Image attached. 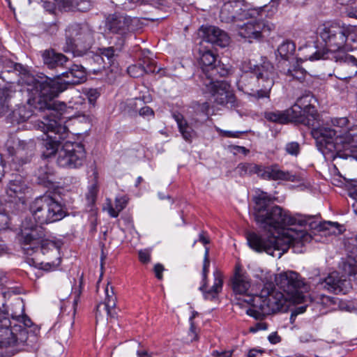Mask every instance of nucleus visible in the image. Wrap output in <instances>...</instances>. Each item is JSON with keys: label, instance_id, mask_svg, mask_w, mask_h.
<instances>
[{"label": "nucleus", "instance_id": "nucleus-14", "mask_svg": "<svg viewBox=\"0 0 357 357\" xmlns=\"http://www.w3.org/2000/svg\"><path fill=\"white\" fill-rule=\"evenodd\" d=\"M100 56L96 57V61H102L105 65H109L107 67L103 66L102 68L97 69H92L91 71L93 74H100L102 75V78L107 82L112 83L116 80L119 75V69L118 65L116 63L117 54L114 47H108L100 48Z\"/></svg>", "mask_w": 357, "mask_h": 357}, {"label": "nucleus", "instance_id": "nucleus-35", "mask_svg": "<svg viewBox=\"0 0 357 357\" xmlns=\"http://www.w3.org/2000/svg\"><path fill=\"white\" fill-rule=\"evenodd\" d=\"M261 166L260 165L251 162H242L238 165L236 171L241 176H251L252 174H257L259 176Z\"/></svg>", "mask_w": 357, "mask_h": 357}, {"label": "nucleus", "instance_id": "nucleus-55", "mask_svg": "<svg viewBox=\"0 0 357 357\" xmlns=\"http://www.w3.org/2000/svg\"><path fill=\"white\" fill-rule=\"evenodd\" d=\"M164 271V266L160 264H157L154 266V272L155 274V277L158 280H161L162 278V272Z\"/></svg>", "mask_w": 357, "mask_h": 357}, {"label": "nucleus", "instance_id": "nucleus-17", "mask_svg": "<svg viewBox=\"0 0 357 357\" xmlns=\"http://www.w3.org/2000/svg\"><path fill=\"white\" fill-rule=\"evenodd\" d=\"M275 28V24L270 22L252 20L239 26L238 34L245 38L258 40L268 36Z\"/></svg>", "mask_w": 357, "mask_h": 357}, {"label": "nucleus", "instance_id": "nucleus-18", "mask_svg": "<svg viewBox=\"0 0 357 357\" xmlns=\"http://www.w3.org/2000/svg\"><path fill=\"white\" fill-rule=\"evenodd\" d=\"M132 19L121 13L109 14L105 19V27L112 33L121 36V44L124 43L126 36L130 32Z\"/></svg>", "mask_w": 357, "mask_h": 357}, {"label": "nucleus", "instance_id": "nucleus-23", "mask_svg": "<svg viewBox=\"0 0 357 357\" xmlns=\"http://www.w3.org/2000/svg\"><path fill=\"white\" fill-rule=\"evenodd\" d=\"M259 177L269 181L282 180L294 181L296 176L288 171L280 169L278 165H273L271 166L261 165Z\"/></svg>", "mask_w": 357, "mask_h": 357}, {"label": "nucleus", "instance_id": "nucleus-58", "mask_svg": "<svg viewBox=\"0 0 357 357\" xmlns=\"http://www.w3.org/2000/svg\"><path fill=\"white\" fill-rule=\"evenodd\" d=\"M269 342L272 344H277L280 342L281 337L278 335L277 333H272L268 335V337Z\"/></svg>", "mask_w": 357, "mask_h": 357}, {"label": "nucleus", "instance_id": "nucleus-36", "mask_svg": "<svg viewBox=\"0 0 357 357\" xmlns=\"http://www.w3.org/2000/svg\"><path fill=\"white\" fill-rule=\"evenodd\" d=\"M296 50L295 44L291 40H285L281 43L278 47V53L280 56L285 60H289L293 56Z\"/></svg>", "mask_w": 357, "mask_h": 357}, {"label": "nucleus", "instance_id": "nucleus-22", "mask_svg": "<svg viewBox=\"0 0 357 357\" xmlns=\"http://www.w3.org/2000/svg\"><path fill=\"white\" fill-rule=\"evenodd\" d=\"M203 41L211 43L221 47L229 45V37L228 34L220 29L209 26L203 29Z\"/></svg>", "mask_w": 357, "mask_h": 357}, {"label": "nucleus", "instance_id": "nucleus-28", "mask_svg": "<svg viewBox=\"0 0 357 357\" xmlns=\"http://www.w3.org/2000/svg\"><path fill=\"white\" fill-rule=\"evenodd\" d=\"M3 74H0V110L1 113L6 114L10 110V101L15 91L12 90L11 86H7V84L2 85V82H5Z\"/></svg>", "mask_w": 357, "mask_h": 357}, {"label": "nucleus", "instance_id": "nucleus-63", "mask_svg": "<svg viewBox=\"0 0 357 357\" xmlns=\"http://www.w3.org/2000/svg\"><path fill=\"white\" fill-rule=\"evenodd\" d=\"M318 347H319V349L329 348L330 347L329 342L324 341V340H321L318 343Z\"/></svg>", "mask_w": 357, "mask_h": 357}, {"label": "nucleus", "instance_id": "nucleus-12", "mask_svg": "<svg viewBox=\"0 0 357 357\" xmlns=\"http://www.w3.org/2000/svg\"><path fill=\"white\" fill-rule=\"evenodd\" d=\"M220 12V19L222 22L231 23L235 21H242L245 19L255 18L256 15L262 17L264 13L268 10V6L266 5L257 9H248L241 0H222Z\"/></svg>", "mask_w": 357, "mask_h": 357}, {"label": "nucleus", "instance_id": "nucleus-15", "mask_svg": "<svg viewBox=\"0 0 357 357\" xmlns=\"http://www.w3.org/2000/svg\"><path fill=\"white\" fill-rule=\"evenodd\" d=\"M205 87V90L210 93L214 98L215 103L220 105L230 104L234 106L236 97L231 90L230 85L224 80H214L206 78L203 83L199 84Z\"/></svg>", "mask_w": 357, "mask_h": 357}, {"label": "nucleus", "instance_id": "nucleus-41", "mask_svg": "<svg viewBox=\"0 0 357 357\" xmlns=\"http://www.w3.org/2000/svg\"><path fill=\"white\" fill-rule=\"evenodd\" d=\"M128 203V199L126 197H116L115 199V207H113L111 204L108 206V213L112 218H116L119 216V213L123 210Z\"/></svg>", "mask_w": 357, "mask_h": 357}, {"label": "nucleus", "instance_id": "nucleus-50", "mask_svg": "<svg viewBox=\"0 0 357 357\" xmlns=\"http://www.w3.org/2000/svg\"><path fill=\"white\" fill-rule=\"evenodd\" d=\"M285 151L293 156H297L300 153V144L296 142H289L285 145Z\"/></svg>", "mask_w": 357, "mask_h": 357}, {"label": "nucleus", "instance_id": "nucleus-1", "mask_svg": "<svg viewBox=\"0 0 357 357\" xmlns=\"http://www.w3.org/2000/svg\"><path fill=\"white\" fill-rule=\"evenodd\" d=\"M255 203L254 215L257 223L265 229H282L278 236L273 234L248 232L246 234L248 243L253 250L265 252L273 257L280 258L290 246H303L312 240L311 236L305 230L284 229L286 226H305L311 219L310 216L296 214L291 215L289 212L273 204L274 198L267 192L259 191L253 197Z\"/></svg>", "mask_w": 357, "mask_h": 357}, {"label": "nucleus", "instance_id": "nucleus-4", "mask_svg": "<svg viewBox=\"0 0 357 357\" xmlns=\"http://www.w3.org/2000/svg\"><path fill=\"white\" fill-rule=\"evenodd\" d=\"M349 123L347 117L333 118L330 122H325L318 116L308 128H311V135L319 150L340 153L357 148V126L347 130Z\"/></svg>", "mask_w": 357, "mask_h": 357}, {"label": "nucleus", "instance_id": "nucleus-49", "mask_svg": "<svg viewBox=\"0 0 357 357\" xmlns=\"http://www.w3.org/2000/svg\"><path fill=\"white\" fill-rule=\"evenodd\" d=\"M84 93L89 103L94 106L97 99L100 96V91L98 89H88L85 91Z\"/></svg>", "mask_w": 357, "mask_h": 357}, {"label": "nucleus", "instance_id": "nucleus-27", "mask_svg": "<svg viewBox=\"0 0 357 357\" xmlns=\"http://www.w3.org/2000/svg\"><path fill=\"white\" fill-rule=\"evenodd\" d=\"M42 58L44 64L50 69L62 66L68 61V58L65 55L52 49L43 51Z\"/></svg>", "mask_w": 357, "mask_h": 357}, {"label": "nucleus", "instance_id": "nucleus-19", "mask_svg": "<svg viewBox=\"0 0 357 357\" xmlns=\"http://www.w3.org/2000/svg\"><path fill=\"white\" fill-rule=\"evenodd\" d=\"M340 275L337 271L331 273L323 281L319 283V288L325 289L335 294H346L352 288L350 281L346 278V273ZM347 275H348L347 274Z\"/></svg>", "mask_w": 357, "mask_h": 357}, {"label": "nucleus", "instance_id": "nucleus-10", "mask_svg": "<svg viewBox=\"0 0 357 357\" xmlns=\"http://www.w3.org/2000/svg\"><path fill=\"white\" fill-rule=\"evenodd\" d=\"M66 43L63 50L74 56L84 55L93 43V33L86 24L73 23L66 29Z\"/></svg>", "mask_w": 357, "mask_h": 357}, {"label": "nucleus", "instance_id": "nucleus-20", "mask_svg": "<svg viewBox=\"0 0 357 357\" xmlns=\"http://www.w3.org/2000/svg\"><path fill=\"white\" fill-rule=\"evenodd\" d=\"M345 248L348 256L342 263V270L348 276H354L357 280V235H354L347 239Z\"/></svg>", "mask_w": 357, "mask_h": 357}, {"label": "nucleus", "instance_id": "nucleus-54", "mask_svg": "<svg viewBox=\"0 0 357 357\" xmlns=\"http://www.w3.org/2000/svg\"><path fill=\"white\" fill-rule=\"evenodd\" d=\"M268 329V324L266 322H257L253 326L250 328L251 333H256L259 331H266Z\"/></svg>", "mask_w": 357, "mask_h": 357}, {"label": "nucleus", "instance_id": "nucleus-26", "mask_svg": "<svg viewBox=\"0 0 357 357\" xmlns=\"http://www.w3.org/2000/svg\"><path fill=\"white\" fill-rule=\"evenodd\" d=\"M285 112L288 123L293 121L309 127L310 123L314 121V119L311 118L296 103L291 107L285 109Z\"/></svg>", "mask_w": 357, "mask_h": 357}, {"label": "nucleus", "instance_id": "nucleus-16", "mask_svg": "<svg viewBox=\"0 0 357 357\" xmlns=\"http://www.w3.org/2000/svg\"><path fill=\"white\" fill-rule=\"evenodd\" d=\"M31 188L26 179L21 175H13L5 188V193L8 202L13 203H26V195Z\"/></svg>", "mask_w": 357, "mask_h": 357}, {"label": "nucleus", "instance_id": "nucleus-6", "mask_svg": "<svg viewBox=\"0 0 357 357\" xmlns=\"http://www.w3.org/2000/svg\"><path fill=\"white\" fill-rule=\"evenodd\" d=\"M242 70L245 73L250 72L255 77L247 74L242 75L238 89L256 99L269 98L271 90L278 78L273 64L266 59L259 65L245 61L242 63Z\"/></svg>", "mask_w": 357, "mask_h": 357}, {"label": "nucleus", "instance_id": "nucleus-42", "mask_svg": "<svg viewBox=\"0 0 357 357\" xmlns=\"http://www.w3.org/2000/svg\"><path fill=\"white\" fill-rule=\"evenodd\" d=\"M195 116H203L202 122L206 121L208 119L210 105L207 102H197L193 105Z\"/></svg>", "mask_w": 357, "mask_h": 357}, {"label": "nucleus", "instance_id": "nucleus-44", "mask_svg": "<svg viewBox=\"0 0 357 357\" xmlns=\"http://www.w3.org/2000/svg\"><path fill=\"white\" fill-rule=\"evenodd\" d=\"M105 298L103 303L106 306H107V307L116 310L117 298L114 292L113 287L112 286L109 287V284H107L105 289Z\"/></svg>", "mask_w": 357, "mask_h": 357}, {"label": "nucleus", "instance_id": "nucleus-30", "mask_svg": "<svg viewBox=\"0 0 357 357\" xmlns=\"http://www.w3.org/2000/svg\"><path fill=\"white\" fill-rule=\"evenodd\" d=\"M250 287V282L245 275L240 273L235 274L232 279V289L236 294L248 296L247 292ZM246 299H248V297Z\"/></svg>", "mask_w": 357, "mask_h": 357}, {"label": "nucleus", "instance_id": "nucleus-3", "mask_svg": "<svg viewBox=\"0 0 357 357\" xmlns=\"http://www.w3.org/2000/svg\"><path fill=\"white\" fill-rule=\"evenodd\" d=\"M34 128L43 132L41 136L42 146L45 148L43 155L49 158L57 153L56 163L61 167L79 168L84 165L86 151L83 144L77 142H65L59 147L68 135L67 127L61 123L47 118L45 121H35Z\"/></svg>", "mask_w": 357, "mask_h": 357}, {"label": "nucleus", "instance_id": "nucleus-2", "mask_svg": "<svg viewBox=\"0 0 357 357\" xmlns=\"http://www.w3.org/2000/svg\"><path fill=\"white\" fill-rule=\"evenodd\" d=\"M41 227L28 220L22 224L19 236L22 249L26 255V262L31 266L46 271L56 270L61 262L62 240L43 238Z\"/></svg>", "mask_w": 357, "mask_h": 357}, {"label": "nucleus", "instance_id": "nucleus-52", "mask_svg": "<svg viewBox=\"0 0 357 357\" xmlns=\"http://www.w3.org/2000/svg\"><path fill=\"white\" fill-rule=\"evenodd\" d=\"M139 259L143 264H147L151 260V252L148 250H141L138 253Z\"/></svg>", "mask_w": 357, "mask_h": 357}, {"label": "nucleus", "instance_id": "nucleus-60", "mask_svg": "<svg viewBox=\"0 0 357 357\" xmlns=\"http://www.w3.org/2000/svg\"><path fill=\"white\" fill-rule=\"evenodd\" d=\"M224 132H225V136L228 137H234V138L239 137L241 134L242 133L241 132H231V131H225Z\"/></svg>", "mask_w": 357, "mask_h": 357}, {"label": "nucleus", "instance_id": "nucleus-57", "mask_svg": "<svg viewBox=\"0 0 357 357\" xmlns=\"http://www.w3.org/2000/svg\"><path fill=\"white\" fill-rule=\"evenodd\" d=\"M300 340L302 342H309L315 340L312 334L305 333L300 336Z\"/></svg>", "mask_w": 357, "mask_h": 357}, {"label": "nucleus", "instance_id": "nucleus-24", "mask_svg": "<svg viewBox=\"0 0 357 357\" xmlns=\"http://www.w3.org/2000/svg\"><path fill=\"white\" fill-rule=\"evenodd\" d=\"M213 284L211 287L207 288V282H202L199 290L202 293L205 300L215 301L218 298L220 293L222 290L223 279L220 271L216 270L213 272Z\"/></svg>", "mask_w": 357, "mask_h": 357}, {"label": "nucleus", "instance_id": "nucleus-9", "mask_svg": "<svg viewBox=\"0 0 357 357\" xmlns=\"http://www.w3.org/2000/svg\"><path fill=\"white\" fill-rule=\"evenodd\" d=\"M29 211L35 222L40 225L58 222L66 215L63 206L47 195L34 199L30 203Z\"/></svg>", "mask_w": 357, "mask_h": 357}, {"label": "nucleus", "instance_id": "nucleus-46", "mask_svg": "<svg viewBox=\"0 0 357 357\" xmlns=\"http://www.w3.org/2000/svg\"><path fill=\"white\" fill-rule=\"evenodd\" d=\"M229 73V69L227 68L224 64H221L220 61H217L215 65L213 66L212 70L210 71L209 75L211 77H213L214 80H217L215 77L217 75L220 77H225Z\"/></svg>", "mask_w": 357, "mask_h": 357}, {"label": "nucleus", "instance_id": "nucleus-32", "mask_svg": "<svg viewBox=\"0 0 357 357\" xmlns=\"http://www.w3.org/2000/svg\"><path fill=\"white\" fill-rule=\"evenodd\" d=\"M178 130L183 138L188 142H191L196 137L197 133L194 129L187 123L181 115L175 116Z\"/></svg>", "mask_w": 357, "mask_h": 357}, {"label": "nucleus", "instance_id": "nucleus-25", "mask_svg": "<svg viewBox=\"0 0 357 357\" xmlns=\"http://www.w3.org/2000/svg\"><path fill=\"white\" fill-rule=\"evenodd\" d=\"M61 76L66 84H78L85 81L86 73L82 66L73 64Z\"/></svg>", "mask_w": 357, "mask_h": 357}, {"label": "nucleus", "instance_id": "nucleus-5", "mask_svg": "<svg viewBox=\"0 0 357 357\" xmlns=\"http://www.w3.org/2000/svg\"><path fill=\"white\" fill-rule=\"evenodd\" d=\"M11 68L14 72L19 73L18 82L26 86V90L31 93L33 103H37L35 105L36 109L39 111L63 109L65 104L54 100V98L63 91V88L58 82L45 75L36 77L20 63H12Z\"/></svg>", "mask_w": 357, "mask_h": 357}, {"label": "nucleus", "instance_id": "nucleus-21", "mask_svg": "<svg viewBox=\"0 0 357 357\" xmlns=\"http://www.w3.org/2000/svg\"><path fill=\"white\" fill-rule=\"evenodd\" d=\"M217 55L211 50H200L199 63L201 66L202 73L199 75L198 84L203 83L206 78L213 79L210 77L209 73L217 63Z\"/></svg>", "mask_w": 357, "mask_h": 357}, {"label": "nucleus", "instance_id": "nucleus-37", "mask_svg": "<svg viewBox=\"0 0 357 357\" xmlns=\"http://www.w3.org/2000/svg\"><path fill=\"white\" fill-rule=\"evenodd\" d=\"M286 115L285 110L266 111L264 113V117L268 121L279 124L288 123Z\"/></svg>", "mask_w": 357, "mask_h": 357}, {"label": "nucleus", "instance_id": "nucleus-13", "mask_svg": "<svg viewBox=\"0 0 357 357\" xmlns=\"http://www.w3.org/2000/svg\"><path fill=\"white\" fill-rule=\"evenodd\" d=\"M7 311L0 312V347L12 349L10 355H14L15 350L14 348L19 345L20 342H24L25 333L21 331L19 333H15L17 325L11 326V322L8 317Z\"/></svg>", "mask_w": 357, "mask_h": 357}, {"label": "nucleus", "instance_id": "nucleus-39", "mask_svg": "<svg viewBox=\"0 0 357 357\" xmlns=\"http://www.w3.org/2000/svg\"><path fill=\"white\" fill-rule=\"evenodd\" d=\"M116 315V310L107 307L104 303H100L96 307V319L97 322L99 320H102L105 317H107V319L108 318L114 319Z\"/></svg>", "mask_w": 357, "mask_h": 357}, {"label": "nucleus", "instance_id": "nucleus-51", "mask_svg": "<svg viewBox=\"0 0 357 357\" xmlns=\"http://www.w3.org/2000/svg\"><path fill=\"white\" fill-rule=\"evenodd\" d=\"M13 319H16L19 322H22L26 327H30L32 325L31 320L26 315H16L14 314H11Z\"/></svg>", "mask_w": 357, "mask_h": 357}, {"label": "nucleus", "instance_id": "nucleus-8", "mask_svg": "<svg viewBox=\"0 0 357 357\" xmlns=\"http://www.w3.org/2000/svg\"><path fill=\"white\" fill-rule=\"evenodd\" d=\"M345 31L344 24L328 22L320 26L318 28V34L324 43L327 51H316L310 56L309 59L314 61L331 59L335 61L333 55L339 52H344L347 42Z\"/></svg>", "mask_w": 357, "mask_h": 357}, {"label": "nucleus", "instance_id": "nucleus-31", "mask_svg": "<svg viewBox=\"0 0 357 357\" xmlns=\"http://www.w3.org/2000/svg\"><path fill=\"white\" fill-rule=\"evenodd\" d=\"M312 100H314L313 96L310 93H307L298 98L295 103L301 107L311 118L316 119L319 116V115L312 104Z\"/></svg>", "mask_w": 357, "mask_h": 357}, {"label": "nucleus", "instance_id": "nucleus-48", "mask_svg": "<svg viewBox=\"0 0 357 357\" xmlns=\"http://www.w3.org/2000/svg\"><path fill=\"white\" fill-rule=\"evenodd\" d=\"M208 253H209V249L208 248H205V253H204V261H203V268H202V282H208L207 281V275L209 271V266H210V261L208 259Z\"/></svg>", "mask_w": 357, "mask_h": 357}, {"label": "nucleus", "instance_id": "nucleus-64", "mask_svg": "<svg viewBox=\"0 0 357 357\" xmlns=\"http://www.w3.org/2000/svg\"><path fill=\"white\" fill-rule=\"evenodd\" d=\"M259 353H261V351L257 349H250L248 352V357H257Z\"/></svg>", "mask_w": 357, "mask_h": 357}, {"label": "nucleus", "instance_id": "nucleus-43", "mask_svg": "<svg viewBox=\"0 0 357 357\" xmlns=\"http://www.w3.org/2000/svg\"><path fill=\"white\" fill-rule=\"evenodd\" d=\"M333 58L336 63L351 65L357 68V59L352 55L344 52H339L334 54Z\"/></svg>", "mask_w": 357, "mask_h": 357}, {"label": "nucleus", "instance_id": "nucleus-33", "mask_svg": "<svg viewBox=\"0 0 357 357\" xmlns=\"http://www.w3.org/2000/svg\"><path fill=\"white\" fill-rule=\"evenodd\" d=\"M345 36L347 39L346 45L344 47V53L351 52L357 49V27L351 25L344 24Z\"/></svg>", "mask_w": 357, "mask_h": 357}, {"label": "nucleus", "instance_id": "nucleus-38", "mask_svg": "<svg viewBox=\"0 0 357 357\" xmlns=\"http://www.w3.org/2000/svg\"><path fill=\"white\" fill-rule=\"evenodd\" d=\"M98 192V186L96 183H94L89 187L88 191L86 193V204L88 210L90 211H93L96 208Z\"/></svg>", "mask_w": 357, "mask_h": 357}, {"label": "nucleus", "instance_id": "nucleus-40", "mask_svg": "<svg viewBox=\"0 0 357 357\" xmlns=\"http://www.w3.org/2000/svg\"><path fill=\"white\" fill-rule=\"evenodd\" d=\"M284 73L289 78V81L298 80L300 82H303L307 75L305 70L298 66L289 68Z\"/></svg>", "mask_w": 357, "mask_h": 357}, {"label": "nucleus", "instance_id": "nucleus-11", "mask_svg": "<svg viewBox=\"0 0 357 357\" xmlns=\"http://www.w3.org/2000/svg\"><path fill=\"white\" fill-rule=\"evenodd\" d=\"M275 282L292 301L302 303L308 300L307 294L310 286L299 273L293 271L281 272L275 276Z\"/></svg>", "mask_w": 357, "mask_h": 357}, {"label": "nucleus", "instance_id": "nucleus-29", "mask_svg": "<svg viewBox=\"0 0 357 357\" xmlns=\"http://www.w3.org/2000/svg\"><path fill=\"white\" fill-rule=\"evenodd\" d=\"M37 103H33V99L29 98L26 105H20L17 109L12 112V116L14 121L17 123L24 122L29 120L33 116L35 107Z\"/></svg>", "mask_w": 357, "mask_h": 357}, {"label": "nucleus", "instance_id": "nucleus-53", "mask_svg": "<svg viewBox=\"0 0 357 357\" xmlns=\"http://www.w3.org/2000/svg\"><path fill=\"white\" fill-rule=\"evenodd\" d=\"M139 113L140 116L145 117V118H148V119L152 118L153 119L154 117L153 110L150 107H148V106L142 107L139 109Z\"/></svg>", "mask_w": 357, "mask_h": 357}, {"label": "nucleus", "instance_id": "nucleus-34", "mask_svg": "<svg viewBox=\"0 0 357 357\" xmlns=\"http://www.w3.org/2000/svg\"><path fill=\"white\" fill-rule=\"evenodd\" d=\"M128 73L132 77H139L145 73H152L155 71V66L151 62H149L146 66L142 63L131 65L128 68Z\"/></svg>", "mask_w": 357, "mask_h": 357}, {"label": "nucleus", "instance_id": "nucleus-47", "mask_svg": "<svg viewBox=\"0 0 357 357\" xmlns=\"http://www.w3.org/2000/svg\"><path fill=\"white\" fill-rule=\"evenodd\" d=\"M37 175L38 177V180L41 183L50 182V178L52 176V172L50 171V169L47 165H45L43 167H40L37 172Z\"/></svg>", "mask_w": 357, "mask_h": 357}, {"label": "nucleus", "instance_id": "nucleus-7", "mask_svg": "<svg viewBox=\"0 0 357 357\" xmlns=\"http://www.w3.org/2000/svg\"><path fill=\"white\" fill-rule=\"evenodd\" d=\"M243 301L252 307L246 310V314L257 320L263 319L266 315L282 310L287 298L284 294L275 291L272 283H266L259 295L248 296Z\"/></svg>", "mask_w": 357, "mask_h": 357}, {"label": "nucleus", "instance_id": "nucleus-45", "mask_svg": "<svg viewBox=\"0 0 357 357\" xmlns=\"http://www.w3.org/2000/svg\"><path fill=\"white\" fill-rule=\"evenodd\" d=\"M8 149H15V152L26 150V149L32 146V142H26L25 141L20 140V139H13L9 140L7 143Z\"/></svg>", "mask_w": 357, "mask_h": 357}, {"label": "nucleus", "instance_id": "nucleus-56", "mask_svg": "<svg viewBox=\"0 0 357 357\" xmlns=\"http://www.w3.org/2000/svg\"><path fill=\"white\" fill-rule=\"evenodd\" d=\"M232 353V351H213L212 355L215 357H231Z\"/></svg>", "mask_w": 357, "mask_h": 357}, {"label": "nucleus", "instance_id": "nucleus-59", "mask_svg": "<svg viewBox=\"0 0 357 357\" xmlns=\"http://www.w3.org/2000/svg\"><path fill=\"white\" fill-rule=\"evenodd\" d=\"M199 241L203 243L204 245H206L209 243V238L206 235L205 231H202L199 235Z\"/></svg>", "mask_w": 357, "mask_h": 357}, {"label": "nucleus", "instance_id": "nucleus-61", "mask_svg": "<svg viewBox=\"0 0 357 357\" xmlns=\"http://www.w3.org/2000/svg\"><path fill=\"white\" fill-rule=\"evenodd\" d=\"M137 357H152L151 354L148 353L146 350H138L137 351Z\"/></svg>", "mask_w": 357, "mask_h": 357}, {"label": "nucleus", "instance_id": "nucleus-62", "mask_svg": "<svg viewBox=\"0 0 357 357\" xmlns=\"http://www.w3.org/2000/svg\"><path fill=\"white\" fill-rule=\"evenodd\" d=\"M337 223L336 222H324L323 225H320V227L323 229H328L329 227H331V226H333V227H337Z\"/></svg>", "mask_w": 357, "mask_h": 357}]
</instances>
